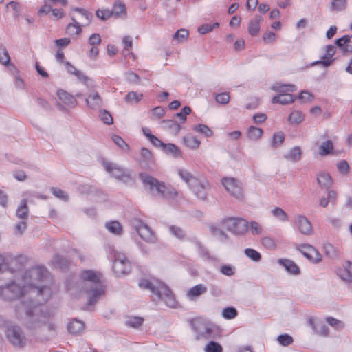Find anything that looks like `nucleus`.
<instances>
[{
    "mask_svg": "<svg viewBox=\"0 0 352 352\" xmlns=\"http://www.w3.org/2000/svg\"><path fill=\"white\" fill-rule=\"evenodd\" d=\"M112 12V16L121 18L124 17L126 14V9L125 5L122 2L116 3L113 5L112 10H111Z\"/></svg>",
    "mask_w": 352,
    "mask_h": 352,
    "instance_id": "31",
    "label": "nucleus"
},
{
    "mask_svg": "<svg viewBox=\"0 0 352 352\" xmlns=\"http://www.w3.org/2000/svg\"><path fill=\"white\" fill-rule=\"evenodd\" d=\"M191 112V109L189 107H184L182 111L175 115V117L178 118L182 123H184L186 120L187 115H189Z\"/></svg>",
    "mask_w": 352,
    "mask_h": 352,
    "instance_id": "54",
    "label": "nucleus"
},
{
    "mask_svg": "<svg viewBox=\"0 0 352 352\" xmlns=\"http://www.w3.org/2000/svg\"><path fill=\"white\" fill-rule=\"evenodd\" d=\"M261 243L268 250H274L276 247L275 241L270 236L263 237L261 239Z\"/></svg>",
    "mask_w": 352,
    "mask_h": 352,
    "instance_id": "52",
    "label": "nucleus"
},
{
    "mask_svg": "<svg viewBox=\"0 0 352 352\" xmlns=\"http://www.w3.org/2000/svg\"><path fill=\"white\" fill-rule=\"evenodd\" d=\"M100 117L102 122L107 125H110L113 122V120L111 115L110 114L109 112L107 111L106 110H102L100 111Z\"/></svg>",
    "mask_w": 352,
    "mask_h": 352,
    "instance_id": "56",
    "label": "nucleus"
},
{
    "mask_svg": "<svg viewBox=\"0 0 352 352\" xmlns=\"http://www.w3.org/2000/svg\"><path fill=\"white\" fill-rule=\"evenodd\" d=\"M112 140L119 148H120L124 151H129V147L128 144L121 137L116 135H113L112 136Z\"/></svg>",
    "mask_w": 352,
    "mask_h": 352,
    "instance_id": "49",
    "label": "nucleus"
},
{
    "mask_svg": "<svg viewBox=\"0 0 352 352\" xmlns=\"http://www.w3.org/2000/svg\"><path fill=\"white\" fill-rule=\"evenodd\" d=\"M184 144L190 148H196L198 147V140L195 136L188 134L183 138Z\"/></svg>",
    "mask_w": 352,
    "mask_h": 352,
    "instance_id": "39",
    "label": "nucleus"
},
{
    "mask_svg": "<svg viewBox=\"0 0 352 352\" xmlns=\"http://www.w3.org/2000/svg\"><path fill=\"white\" fill-rule=\"evenodd\" d=\"M188 35L189 32L186 29H179L174 34L173 41L177 43H184Z\"/></svg>",
    "mask_w": 352,
    "mask_h": 352,
    "instance_id": "33",
    "label": "nucleus"
},
{
    "mask_svg": "<svg viewBox=\"0 0 352 352\" xmlns=\"http://www.w3.org/2000/svg\"><path fill=\"white\" fill-rule=\"evenodd\" d=\"M301 155V150L300 147H294L293 148L289 153V158L294 161H297L300 159Z\"/></svg>",
    "mask_w": 352,
    "mask_h": 352,
    "instance_id": "63",
    "label": "nucleus"
},
{
    "mask_svg": "<svg viewBox=\"0 0 352 352\" xmlns=\"http://www.w3.org/2000/svg\"><path fill=\"white\" fill-rule=\"evenodd\" d=\"M333 142L331 140H327L320 146L319 154L322 156L329 155L333 151Z\"/></svg>",
    "mask_w": 352,
    "mask_h": 352,
    "instance_id": "43",
    "label": "nucleus"
},
{
    "mask_svg": "<svg viewBox=\"0 0 352 352\" xmlns=\"http://www.w3.org/2000/svg\"><path fill=\"white\" fill-rule=\"evenodd\" d=\"M298 250L312 263H318L322 261V255L311 245L301 244L298 245Z\"/></svg>",
    "mask_w": 352,
    "mask_h": 352,
    "instance_id": "12",
    "label": "nucleus"
},
{
    "mask_svg": "<svg viewBox=\"0 0 352 352\" xmlns=\"http://www.w3.org/2000/svg\"><path fill=\"white\" fill-rule=\"evenodd\" d=\"M318 184L323 188H329L333 184L330 175L325 172H321L317 177Z\"/></svg>",
    "mask_w": 352,
    "mask_h": 352,
    "instance_id": "29",
    "label": "nucleus"
},
{
    "mask_svg": "<svg viewBox=\"0 0 352 352\" xmlns=\"http://www.w3.org/2000/svg\"><path fill=\"white\" fill-rule=\"evenodd\" d=\"M41 305L36 303L32 309L29 307L25 308L27 317V327L29 329H37L47 324L49 331H55L56 325L50 322L52 314L40 308L39 305Z\"/></svg>",
    "mask_w": 352,
    "mask_h": 352,
    "instance_id": "4",
    "label": "nucleus"
},
{
    "mask_svg": "<svg viewBox=\"0 0 352 352\" xmlns=\"http://www.w3.org/2000/svg\"><path fill=\"white\" fill-rule=\"evenodd\" d=\"M85 100L87 107L93 109H98L102 105V100L97 91H91Z\"/></svg>",
    "mask_w": 352,
    "mask_h": 352,
    "instance_id": "16",
    "label": "nucleus"
},
{
    "mask_svg": "<svg viewBox=\"0 0 352 352\" xmlns=\"http://www.w3.org/2000/svg\"><path fill=\"white\" fill-rule=\"evenodd\" d=\"M133 225L139 236L143 240L148 243H154L155 241L154 233L146 224L141 220L137 219L134 221Z\"/></svg>",
    "mask_w": 352,
    "mask_h": 352,
    "instance_id": "11",
    "label": "nucleus"
},
{
    "mask_svg": "<svg viewBox=\"0 0 352 352\" xmlns=\"http://www.w3.org/2000/svg\"><path fill=\"white\" fill-rule=\"evenodd\" d=\"M278 263L283 265L287 272L294 274L299 273V267L294 261L289 259H280Z\"/></svg>",
    "mask_w": 352,
    "mask_h": 352,
    "instance_id": "30",
    "label": "nucleus"
},
{
    "mask_svg": "<svg viewBox=\"0 0 352 352\" xmlns=\"http://www.w3.org/2000/svg\"><path fill=\"white\" fill-rule=\"evenodd\" d=\"M245 254L248 258H251L254 261L258 262L261 258V254L258 251L252 248L245 249Z\"/></svg>",
    "mask_w": 352,
    "mask_h": 352,
    "instance_id": "50",
    "label": "nucleus"
},
{
    "mask_svg": "<svg viewBox=\"0 0 352 352\" xmlns=\"http://www.w3.org/2000/svg\"><path fill=\"white\" fill-rule=\"evenodd\" d=\"M338 274L341 277L342 279L346 281L352 280V263L347 261L346 262L342 267L338 270Z\"/></svg>",
    "mask_w": 352,
    "mask_h": 352,
    "instance_id": "22",
    "label": "nucleus"
},
{
    "mask_svg": "<svg viewBox=\"0 0 352 352\" xmlns=\"http://www.w3.org/2000/svg\"><path fill=\"white\" fill-rule=\"evenodd\" d=\"M139 287L148 289L152 294L163 300L166 306L170 308H176L177 302L171 290L160 280L152 278L150 279H142L140 280Z\"/></svg>",
    "mask_w": 352,
    "mask_h": 352,
    "instance_id": "3",
    "label": "nucleus"
},
{
    "mask_svg": "<svg viewBox=\"0 0 352 352\" xmlns=\"http://www.w3.org/2000/svg\"><path fill=\"white\" fill-rule=\"evenodd\" d=\"M51 262L54 267L62 270L67 268L70 263L67 258L58 254L54 255Z\"/></svg>",
    "mask_w": 352,
    "mask_h": 352,
    "instance_id": "27",
    "label": "nucleus"
},
{
    "mask_svg": "<svg viewBox=\"0 0 352 352\" xmlns=\"http://www.w3.org/2000/svg\"><path fill=\"white\" fill-rule=\"evenodd\" d=\"M51 190L56 197L65 201L68 200V195L64 190H62L61 189L58 188H52Z\"/></svg>",
    "mask_w": 352,
    "mask_h": 352,
    "instance_id": "53",
    "label": "nucleus"
},
{
    "mask_svg": "<svg viewBox=\"0 0 352 352\" xmlns=\"http://www.w3.org/2000/svg\"><path fill=\"white\" fill-rule=\"evenodd\" d=\"M336 44L344 52L351 53L352 52V34L351 35H344L342 38L337 39L336 41Z\"/></svg>",
    "mask_w": 352,
    "mask_h": 352,
    "instance_id": "18",
    "label": "nucleus"
},
{
    "mask_svg": "<svg viewBox=\"0 0 352 352\" xmlns=\"http://www.w3.org/2000/svg\"><path fill=\"white\" fill-rule=\"evenodd\" d=\"M294 225L302 234L310 235L313 233L311 223L305 216H296L294 220Z\"/></svg>",
    "mask_w": 352,
    "mask_h": 352,
    "instance_id": "15",
    "label": "nucleus"
},
{
    "mask_svg": "<svg viewBox=\"0 0 352 352\" xmlns=\"http://www.w3.org/2000/svg\"><path fill=\"white\" fill-rule=\"evenodd\" d=\"M238 313L235 308L232 307H226L223 309L222 316L224 318L231 320L237 316Z\"/></svg>",
    "mask_w": 352,
    "mask_h": 352,
    "instance_id": "47",
    "label": "nucleus"
},
{
    "mask_svg": "<svg viewBox=\"0 0 352 352\" xmlns=\"http://www.w3.org/2000/svg\"><path fill=\"white\" fill-rule=\"evenodd\" d=\"M100 278L101 274L92 270H85L81 273L78 287L87 295L88 306H94L102 296H104L105 287Z\"/></svg>",
    "mask_w": 352,
    "mask_h": 352,
    "instance_id": "2",
    "label": "nucleus"
},
{
    "mask_svg": "<svg viewBox=\"0 0 352 352\" xmlns=\"http://www.w3.org/2000/svg\"><path fill=\"white\" fill-rule=\"evenodd\" d=\"M50 274L45 267L36 266L25 272L21 278L4 283L0 280V298L5 300H14L22 298L16 307V313L25 314V307L47 301L52 294L49 283Z\"/></svg>",
    "mask_w": 352,
    "mask_h": 352,
    "instance_id": "1",
    "label": "nucleus"
},
{
    "mask_svg": "<svg viewBox=\"0 0 352 352\" xmlns=\"http://www.w3.org/2000/svg\"><path fill=\"white\" fill-rule=\"evenodd\" d=\"M122 43L124 45L123 54L125 56L131 55L134 58V54L130 52V50L133 45V39L131 36H124L122 38Z\"/></svg>",
    "mask_w": 352,
    "mask_h": 352,
    "instance_id": "37",
    "label": "nucleus"
},
{
    "mask_svg": "<svg viewBox=\"0 0 352 352\" xmlns=\"http://www.w3.org/2000/svg\"><path fill=\"white\" fill-rule=\"evenodd\" d=\"M96 15L98 19L105 21L112 16V12L109 9H98Z\"/></svg>",
    "mask_w": 352,
    "mask_h": 352,
    "instance_id": "51",
    "label": "nucleus"
},
{
    "mask_svg": "<svg viewBox=\"0 0 352 352\" xmlns=\"http://www.w3.org/2000/svg\"><path fill=\"white\" fill-rule=\"evenodd\" d=\"M170 232L179 239H184L185 234L184 230L177 226H171L169 228Z\"/></svg>",
    "mask_w": 352,
    "mask_h": 352,
    "instance_id": "58",
    "label": "nucleus"
},
{
    "mask_svg": "<svg viewBox=\"0 0 352 352\" xmlns=\"http://www.w3.org/2000/svg\"><path fill=\"white\" fill-rule=\"evenodd\" d=\"M102 166L105 170L118 180H123L124 177H128L129 175L126 174L124 170L116 164L111 162L103 161Z\"/></svg>",
    "mask_w": 352,
    "mask_h": 352,
    "instance_id": "13",
    "label": "nucleus"
},
{
    "mask_svg": "<svg viewBox=\"0 0 352 352\" xmlns=\"http://www.w3.org/2000/svg\"><path fill=\"white\" fill-rule=\"evenodd\" d=\"M338 169L341 174H347L349 170V166L346 160H342L337 164Z\"/></svg>",
    "mask_w": 352,
    "mask_h": 352,
    "instance_id": "64",
    "label": "nucleus"
},
{
    "mask_svg": "<svg viewBox=\"0 0 352 352\" xmlns=\"http://www.w3.org/2000/svg\"><path fill=\"white\" fill-rule=\"evenodd\" d=\"M305 119V116L299 111H292L288 117L290 124H298Z\"/></svg>",
    "mask_w": 352,
    "mask_h": 352,
    "instance_id": "38",
    "label": "nucleus"
},
{
    "mask_svg": "<svg viewBox=\"0 0 352 352\" xmlns=\"http://www.w3.org/2000/svg\"><path fill=\"white\" fill-rule=\"evenodd\" d=\"M336 52V47L333 45H328L325 47V54L322 56V60L317 62L318 63L322 64L324 67L330 65L333 59V56Z\"/></svg>",
    "mask_w": 352,
    "mask_h": 352,
    "instance_id": "17",
    "label": "nucleus"
},
{
    "mask_svg": "<svg viewBox=\"0 0 352 352\" xmlns=\"http://www.w3.org/2000/svg\"><path fill=\"white\" fill-rule=\"evenodd\" d=\"M16 217L21 220H26L29 215V209L28 207V201L26 199H22L20 205L16 211Z\"/></svg>",
    "mask_w": 352,
    "mask_h": 352,
    "instance_id": "25",
    "label": "nucleus"
},
{
    "mask_svg": "<svg viewBox=\"0 0 352 352\" xmlns=\"http://www.w3.org/2000/svg\"><path fill=\"white\" fill-rule=\"evenodd\" d=\"M272 215L282 222L288 221L287 214L280 208L276 207L272 210Z\"/></svg>",
    "mask_w": 352,
    "mask_h": 352,
    "instance_id": "40",
    "label": "nucleus"
},
{
    "mask_svg": "<svg viewBox=\"0 0 352 352\" xmlns=\"http://www.w3.org/2000/svg\"><path fill=\"white\" fill-rule=\"evenodd\" d=\"M326 322L332 327H334L337 330L342 329L344 327V322L340 320H338L333 317H327Z\"/></svg>",
    "mask_w": 352,
    "mask_h": 352,
    "instance_id": "46",
    "label": "nucleus"
},
{
    "mask_svg": "<svg viewBox=\"0 0 352 352\" xmlns=\"http://www.w3.org/2000/svg\"><path fill=\"white\" fill-rule=\"evenodd\" d=\"M221 183L226 190L233 197L238 199H243V195L241 184L233 177H224Z\"/></svg>",
    "mask_w": 352,
    "mask_h": 352,
    "instance_id": "10",
    "label": "nucleus"
},
{
    "mask_svg": "<svg viewBox=\"0 0 352 352\" xmlns=\"http://www.w3.org/2000/svg\"><path fill=\"white\" fill-rule=\"evenodd\" d=\"M178 174L190 187L197 182V179L186 170L179 169Z\"/></svg>",
    "mask_w": 352,
    "mask_h": 352,
    "instance_id": "28",
    "label": "nucleus"
},
{
    "mask_svg": "<svg viewBox=\"0 0 352 352\" xmlns=\"http://www.w3.org/2000/svg\"><path fill=\"white\" fill-rule=\"evenodd\" d=\"M210 190V184L208 182L201 183L199 186V199H206L208 192Z\"/></svg>",
    "mask_w": 352,
    "mask_h": 352,
    "instance_id": "57",
    "label": "nucleus"
},
{
    "mask_svg": "<svg viewBox=\"0 0 352 352\" xmlns=\"http://www.w3.org/2000/svg\"><path fill=\"white\" fill-rule=\"evenodd\" d=\"M57 96L60 102L70 108H74L77 104L74 97L64 90L58 91Z\"/></svg>",
    "mask_w": 352,
    "mask_h": 352,
    "instance_id": "19",
    "label": "nucleus"
},
{
    "mask_svg": "<svg viewBox=\"0 0 352 352\" xmlns=\"http://www.w3.org/2000/svg\"><path fill=\"white\" fill-rule=\"evenodd\" d=\"M143 321H144V318H143L138 317V316H134V317L129 318L126 320V324L128 327H133V328H137V327H139L140 326H141L142 324Z\"/></svg>",
    "mask_w": 352,
    "mask_h": 352,
    "instance_id": "48",
    "label": "nucleus"
},
{
    "mask_svg": "<svg viewBox=\"0 0 352 352\" xmlns=\"http://www.w3.org/2000/svg\"><path fill=\"white\" fill-rule=\"evenodd\" d=\"M10 57L6 47L0 43V63L8 65L10 63Z\"/></svg>",
    "mask_w": 352,
    "mask_h": 352,
    "instance_id": "42",
    "label": "nucleus"
},
{
    "mask_svg": "<svg viewBox=\"0 0 352 352\" xmlns=\"http://www.w3.org/2000/svg\"><path fill=\"white\" fill-rule=\"evenodd\" d=\"M6 334L8 340L15 346H23L26 342L25 336L21 328L16 325L7 326Z\"/></svg>",
    "mask_w": 352,
    "mask_h": 352,
    "instance_id": "9",
    "label": "nucleus"
},
{
    "mask_svg": "<svg viewBox=\"0 0 352 352\" xmlns=\"http://www.w3.org/2000/svg\"><path fill=\"white\" fill-rule=\"evenodd\" d=\"M143 94L137 91L129 92L124 98V100L126 103H138L142 99Z\"/></svg>",
    "mask_w": 352,
    "mask_h": 352,
    "instance_id": "35",
    "label": "nucleus"
},
{
    "mask_svg": "<svg viewBox=\"0 0 352 352\" xmlns=\"http://www.w3.org/2000/svg\"><path fill=\"white\" fill-rule=\"evenodd\" d=\"M221 226L235 235H243L248 231L249 222L243 218L229 217L221 220Z\"/></svg>",
    "mask_w": 352,
    "mask_h": 352,
    "instance_id": "6",
    "label": "nucleus"
},
{
    "mask_svg": "<svg viewBox=\"0 0 352 352\" xmlns=\"http://www.w3.org/2000/svg\"><path fill=\"white\" fill-rule=\"evenodd\" d=\"M166 113V110L164 107L161 106L156 107L152 110V116L154 118L160 119L162 118Z\"/></svg>",
    "mask_w": 352,
    "mask_h": 352,
    "instance_id": "62",
    "label": "nucleus"
},
{
    "mask_svg": "<svg viewBox=\"0 0 352 352\" xmlns=\"http://www.w3.org/2000/svg\"><path fill=\"white\" fill-rule=\"evenodd\" d=\"M69 15L72 22L67 25V32L70 36H78L82 32V25L77 21L74 14H69Z\"/></svg>",
    "mask_w": 352,
    "mask_h": 352,
    "instance_id": "20",
    "label": "nucleus"
},
{
    "mask_svg": "<svg viewBox=\"0 0 352 352\" xmlns=\"http://www.w3.org/2000/svg\"><path fill=\"white\" fill-rule=\"evenodd\" d=\"M144 187L153 196H159L166 199L174 198L177 192L171 186L145 173H139Z\"/></svg>",
    "mask_w": 352,
    "mask_h": 352,
    "instance_id": "5",
    "label": "nucleus"
},
{
    "mask_svg": "<svg viewBox=\"0 0 352 352\" xmlns=\"http://www.w3.org/2000/svg\"><path fill=\"white\" fill-rule=\"evenodd\" d=\"M106 228L112 234L120 235L122 232V228L118 221H113L105 224Z\"/></svg>",
    "mask_w": 352,
    "mask_h": 352,
    "instance_id": "34",
    "label": "nucleus"
},
{
    "mask_svg": "<svg viewBox=\"0 0 352 352\" xmlns=\"http://www.w3.org/2000/svg\"><path fill=\"white\" fill-rule=\"evenodd\" d=\"M125 78L129 82L132 84H138L140 80V76L131 71L125 73Z\"/></svg>",
    "mask_w": 352,
    "mask_h": 352,
    "instance_id": "55",
    "label": "nucleus"
},
{
    "mask_svg": "<svg viewBox=\"0 0 352 352\" xmlns=\"http://www.w3.org/2000/svg\"><path fill=\"white\" fill-rule=\"evenodd\" d=\"M85 329V324L78 319H73L68 324L67 329L72 334L80 333Z\"/></svg>",
    "mask_w": 352,
    "mask_h": 352,
    "instance_id": "24",
    "label": "nucleus"
},
{
    "mask_svg": "<svg viewBox=\"0 0 352 352\" xmlns=\"http://www.w3.org/2000/svg\"><path fill=\"white\" fill-rule=\"evenodd\" d=\"M248 230H250L252 235H261L263 232V227L258 222L255 221H252L249 223Z\"/></svg>",
    "mask_w": 352,
    "mask_h": 352,
    "instance_id": "45",
    "label": "nucleus"
},
{
    "mask_svg": "<svg viewBox=\"0 0 352 352\" xmlns=\"http://www.w3.org/2000/svg\"><path fill=\"white\" fill-rule=\"evenodd\" d=\"M275 90L279 92V94L278 96L273 97L272 102L274 104H287L294 101L295 97L292 94L294 91V85H280Z\"/></svg>",
    "mask_w": 352,
    "mask_h": 352,
    "instance_id": "7",
    "label": "nucleus"
},
{
    "mask_svg": "<svg viewBox=\"0 0 352 352\" xmlns=\"http://www.w3.org/2000/svg\"><path fill=\"white\" fill-rule=\"evenodd\" d=\"M263 18L261 16H255L253 19H252L248 24V32L251 36H256L260 32V24L262 21Z\"/></svg>",
    "mask_w": 352,
    "mask_h": 352,
    "instance_id": "23",
    "label": "nucleus"
},
{
    "mask_svg": "<svg viewBox=\"0 0 352 352\" xmlns=\"http://www.w3.org/2000/svg\"><path fill=\"white\" fill-rule=\"evenodd\" d=\"M140 165L146 169L153 170L155 166V160L152 153L146 148H142L139 159Z\"/></svg>",
    "mask_w": 352,
    "mask_h": 352,
    "instance_id": "14",
    "label": "nucleus"
},
{
    "mask_svg": "<svg viewBox=\"0 0 352 352\" xmlns=\"http://www.w3.org/2000/svg\"><path fill=\"white\" fill-rule=\"evenodd\" d=\"M112 267L117 276L126 274L131 271V263L124 254L113 251Z\"/></svg>",
    "mask_w": 352,
    "mask_h": 352,
    "instance_id": "8",
    "label": "nucleus"
},
{
    "mask_svg": "<svg viewBox=\"0 0 352 352\" xmlns=\"http://www.w3.org/2000/svg\"><path fill=\"white\" fill-rule=\"evenodd\" d=\"M347 0H333L331 3V10L334 12H342L346 10Z\"/></svg>",
    "mask_w": 352,
    "mask_h": 352,
    "instance_id": "36",
    "label": "nucleus"
},
{
    "mask_svg": "<svg viewBox=\"0 0 352 352\" xmlns=\"http://www.w3.org/2000/svg\"><path fill=\"white\" fill-rule=\"evenodd\" d=\"M162 123L165 124V127L169 129L171 133L177 135L182 129L181 125L173 120H163Z\"/></svg>",
    "mask_w": 352,
    "mask_h": 352,
    "instance_id": "32",
    "label": "nucleus"
},
{
    "mask_svg": "<svg viewBox=\"0 0 352 352\" xmlns=\"http://www.w3.org/2000/svg\"><path fill=\"white\" fill-rule=\"evenodd\" d=\"M102 42L101 36L99 34H92L88 40V43L91 46H98Z\"/></svg>",
    "mask_w": 352,
    "mask_h": 352,
    "instance_id": "59",
    "label": "nucleus"
},
{
    "mask_svg": "<svg viewBox=\"0 0 352 352\" xmlns=\"http://www.w3.org/2000/svg\"><path fill=\"white\" fill-rule=\"evenodd\" d=\"M162 150L165 154L170 155L174 158H179L182 156L181 150L174 144H164Z\"/></svg>",
    "mask_w": 352,
    "mask_h": 352,
    "instance_id": "21",
    "label": "nucleus"
},
{
    "mask_svg": "<svg viewBox=\"0 0 352 352\" xmlns=\"http://www.w3.org/2000/svg\"><path fill=\"white\" fill-rule=\"evenodd\" d=\"M262 135L263 131L260 128L252 126L248 129V138L250 140H258L262 136Z\"/></svg>",
    "mask_w": 352,
    "mask_h": 352,
    "instance_id": "41",
    "label": "nucleus"
},
{
    "mask_svg": "<svg viewBox=\"0 0 352 352\" xmlns=\"http://www.w3.org/2000/svg\"><path fill=\"white\" fill-rule=\"evenodd\" d=\"M278 341L283 346H288L293 342V338L288 334H284L278 337Z\"/></svg>",
    "mask_w": 352,
    "mask_h": 352,
    "instance_id": "60",
    "label": "nucleus"
},
{
    "mask_svg": "<svg viewBox=\"0 0 352 352\" xmlns=\"http://www.w3.org/2000/svg\"><path fill=\"white\" fill-rule=\"evenodd\" d=\"M205 352H223L222 346L214 341L209 342L204 347Z\"/></svg>",
    "mask_w": 352,
    "mask_h": 352,
    "instance_id": "44",
    "label": "nucleus"
},
{
    "mask_svg": "<svg viewBox=\"0 0 352 352\" xmlns=\"http://www.w3.org/2000/svg\"><path fill=\"white\" fill-rule=\"evenodd\" d=\"M215 99L218 103L226 104L228 103L230 100V96L228 93L223 92L217 94L215 96Z\"/></svg>",
    "mask_w": 352,
    "mask_h": 352,
    "instance_id": "61",
    "label": "nucleus"
},
{
    "mask_svg": "<svg viewBox=\"0 0 352 352\" xmlns=\"http://www.w3.org/2000/svg\"><path fill=\"white\" fill-rule=\"evenodd\" d=\"M74 12L79 13L85 20L86 23L84 25L88 26L91 24L93 19V14L89 10L82 8H72L69 14H74Z\"/></svg>",
    "mask_w": 352,
    "mask_h": 352,
    "instance_id": "26",
    "label": "nucleus"
}]
</instances>
